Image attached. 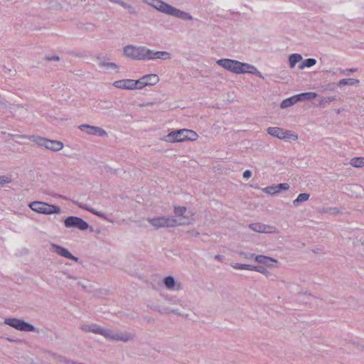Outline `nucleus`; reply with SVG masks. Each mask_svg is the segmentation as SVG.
<instances>
[{"mask_svg": "<svg viewBox=\"0 0 364 364\" xmlns=\"http://www.w3.org/2000/svg\"><path fill=\"white\" fill-rule=\"evenodd\" d=\"M216 63L226 70L235 74L250 73L259 77H262L261 73L253 65L242 63L237 60L223 58L218 60Z\"/></svg>", "mask_w": 364, "mask_h": 364, "instance_id": "obj_1", "label": "nucleus"}, {"mask_svg": "<svg viewBox=\"0 0 364 364\" xmlns=\"http://www.w3.org/2000/svg\"><path fill=\"white\" fill-rule=\"evenodd\" d=\"M148 5L166 15L172 16L183 20H192L193 17L187 12L183 11L161 0H143Z\"/></svg>", "mask_w": 364, "mask_h": 364, "instance_id": "obj_2", "label": "nucleus"}, {"mask_svg": "<svg viewBox=\"0 0 364 364\" xmlns=\"http://www.w3.org/2000/svg\"><path fill=\"white\" fill-rule=\"evenodd\" d=\"M16 139H28L40 146H43L49 150L58 151L63 148V142L58 140H50L38 135L27 136L24 134L15 135Z\"/></svg>", "mask_w": 364, "mask_h": 364, "instance_id": "obj_3", "label": "nucleus"}, {"mask_svg": "<svg viewBox=\"0 0 364 364\" xmlns=\"http://www.w3.org/2000/svg\"><path fill=\"white\" fill-rule=\"evenodd\" d=\"M198 136L193 130L182 129L168 133L165 136V141L167 142H181L184 141H196Z\"/></svg>", "mask_w": 364, "mask_h": 364, "instance_id": "obj_4", "label": "nucleus"}, {"mask_svg": "<svg viewBox=\"0 0 364 364\" xmlns=\"http://www.w3.org/2000/svg\"><path fill=\"white\" fill-rule=\"evenodd\" d=\"M148 222L156 228H173L177 225H183L186 224L185 221H181V218L179 220H176L173 217H157V218H148Z\"/></svg>", "mask_w": 364, "mask_h": 364, "instance_id": "obj_5", "label": "nucleus"}, {"mask_svg": "<svg viewBox=\"0 0 364 364\" xmlns=\"http://www.w3.org/2000/svg\"><path fill=\"white\" fill-rule=\"evenodd\" d=\"M28 206L32 210L44 215L58 214L61 212V208L59 206L42 201L31 202Z\"/></svg>", "mask_w": 364, "mask_h": 364, "instance_id": "obj_6", "label": "nucleus"}, {"mask_svg": "<svg viewBox=\"0 0 364 364\" xmlns=\"http://www.w3.org/2000/svg\"><path fill=\"white\" fill-rule=\"evenodd\" d=\"M4 323L21 331L36 332L38 333L41 331L39 328H36L31 323L17 318H6L4 320Z\"/></svg>", "mask_w": 364, "mask_h": 364, "instance_id": "obj_7", "label": "nucleus"}, {"mask_svg": "<svg viewBox=\"0 0 364 364\" xmlns=\"http://www.w3.org/2000/svg\"><path fill=\"white\" fill-rule=\"evenodd\" d=\"M63 222L65 227L67 228H77L81 231H85L90 228L91 231L93 230L92 228L90 227L89 224L85 220L77 216H68Z\"/></svg>", "mask_w": 364, "mask_h": 364, "instance_id": "obj_8", "label": "nucleus"}, {"mask_svg": "<svg viewBox=\"0 0 364 364\" xmlns=\"http://www.w3.org/2000/svg\"><path fill=\"white\" fill-rule=\"evenodd\" d=\"M267 133L274 137L285 141H296L298 139V135L291 131H286L280 127H269L267 129Z\"/></svg>", "mask_w": 364, "mask_h": 364, "instance_id": "obj_9", "label": "nucleus"}, {"mask_svg": "<svg viewBox=\"0 0 364 364\" xmlns=\"http://www.w3.org/2000/svg\"><path fill=\"white\" fill-rule=\"evenodd\" d=\"M144 46H127L124 48V54L134 60H143Z\"/></svg>", "mask_w": 364, "mask_h": 364, "instance_id": "obj_10", "label": "nucleus"}, {"mask_svg": "<svg viewBox=\"0 0 364 364\" xmlns=\"http://www.w3.org/2000/svg\"><path fill=\"white\" fill-rule=\"evenodd\" d=\"M103 336L110 341H121L123 342H127L134 338V336L131 333H115L110 329H105V332L104 333Z\"/></svg>", "mask_w": 364, "mask_h": 364, "instance_id": "obj_11", "label": "nucleus"}, {"mask_svg": "<svg viewBox=\"0 0 364 364\" xmlns=\"http://www.w3.org/2000/svg\"><path fill=\"white\" fill-rule=\"evenodd\" d=\"M50 247V250L52 251L55 252L56 254L61 257L72 259L76 262H78L80 260L78 257L74 256L68 249L63 246L58 245L55 243H51Z\"/></svg>", "mask_w": 364, "mask_h": 364, "instance_id": "obj_12", "label": "nucleus"}, {"mask_svg": "<svg viewBox=\"0 0 364 364\" xmlns=\"http://www.w3.org/2000/svg\"><path fill=\"white\" fill-rule=\"evenodd\" d=\"M78 128L82 132L90 135H97L100 136H105L107 135L106 131L100 127L91 126L88 124H81L78 127Z\"/></svg>", "mask_w": 364, "mask_h": 364, "instance_id": "obj_13", "label": "nucleus"}, {"mask_svg": "<svg viewBox=\"0 0 364 364\" xmlns=\"http://www.w3.org/2000/svg\"><path fill=\"white\" fill-rule=\"evenodd\" d=\"M289 188V185L287 183H279L277 185L269 186L263 189V191L267 194H275L287 191Z\"/></svg>", "mask_w": 364, "mask_h": 364, "instance_id": "obj_14", "label": "nucleus"}, {"mask_svg": "<svg viewBox=\"0 0 364 364\" xmlns=\"http://www.w3.org/2000/svg\"><path fill=\"white\" fill-rule=\"evenodd\" d=\"M133 83L132 79H123L114 81L112 85L119 89L133 90Z\"/></svg>", "mask_w": 364, "mask_h": 364, "instance_id": "obj_15", "label": "nucleus"}, {"mask_svg": "<svg viewBox=\"0 0 364 364\" xmlns=\"http://www.w3.org/2000/svg\"><path fill=\"white\" fill-rule=\"evenodd\" d=\"M145 86H151L156 85L160 78L156 74H148L141 77Z\"/></svg>", "mask_w": 364, "mask_h": 364, "instance_id": "obj_16", "label": "nucleus"}, {"mask_svg": "<svg viewBox=\"0 0 364 364\" xmlns=\"http://www.w3.org/2000/svg\"><path fill=\"white\" fill-rule=\"evenodd\" d=\"M97 59L98 60V65L100 67L105 68L107 70L112 69V70H115L117 71L119 69V67L116 63H109L107 61L106 58H105L97 57Z\"/></svg>", "mask_w": 364, "mask_h": 364, "instance_id": "obj_17", "label": "nucleus"}, {"mask_svg": "<svg viewBox=\"0 0 364 364\" xmlns=\"http://www.w3.org/2000/svg\"><path fill=\"white\" fill-rule=\"evenodd\" d=\"M255 261L262 264H267L268 262H274L275 264L279 263L276 259L262 255L255 256Z\"/></svg>", "mask_w": 364, "mask_h": 364, "instance_id": "obj_18", "label": "nucleus"}, {"mask_svg": "<svg viewBox=\"0 0 364 364\" xmlns=\"http://www.w3.org/2000/svg\"><path fill=\"white\" fill-rule=\"evenodd\" d=\"M297 102H299V100L296 95L291 97L284 100L280 104V107L282 109H285L294 105Z\"/></svg>", "mask_w": 364, "mask_h": 364, "instance_id": "obj_19", "label": "nucleus"}, {"mask_svg": "<svg viewBox=\"0 0 364 364\" xmlns=\"http://www.w3.org/2000/svg\"><path fill=\"white\" fill-rule=\"evenodd\" d=\"M268 225H264L262 223H251L249 225V228L257 232H266L267 228H268Z\"/></svg>", "mask_w": 364, "mask_h": 364, "instance_id": "obj_20", "label": "nucleus"}, {"mask_svg": "<svg viewBox=\"0 0 364 364\" xmlns=\"http://www.w3.org/2000/svg\"><path fill=\"white\" fill-rule=\"evenodd\" d=\"M299 102L314 99L317 97V94L314 92H304L296 95Z\"/></svg>", "mask_w": 364, "mask_h": 364, "instance_id": "obj_21", "label": "nucleus"}, {"mask_svg": "<svg viewBox=\"0 0 364 364\" xmlns=\"http://www.w3.org/2000/svg\"><path fill=\"white\" fill-rule=\"evenodd\" d=\"M310 198V194L307 193H303L299 194L297 198L293 200V205L294 206H299V204L302 202H305L308 200Z\"/></svg>", "mask_w": 364, "mask_h": 364, "instance_id": "obj_22", "label": "nucleus"}, {"mask_svg": "<svg viewBox=\"0 0 364 364\" xmlns=\"http://www.w3.org/2000/svg\"><path fill=\"white\" fill-rule=\"evenodd\" d=\"M301 60H302L301 55L298 54V53H294V54L290 55L289 57L290 68H294L296 64Z\"/></svg>", "mask_w": 364, "mask_h": 364, "instance_id": "obj_23", "label": "nucleus"}, {"mask_svg": "<svg viewBox=\"0 0 364 364\" xmlns=\"http://www.w3.org/2000/svg\"><path fill=\"white\" fill-rule=\"evenodd\" d=\"M359 80L357 79H353V78H347V79H342L338 82V87H342L343 85H355L359 83Z\"/></svg>", "mask_w": 364, "mask_h": 364, "instance_id": "obj_24", "label": "nucleus"}, {"mask_svg": "<svg viewBox=\"0 0 364 364\" xmlns=\"http://www.w3.org/2000/svg\"><path fill=\"white\" fill-rule=\"evenodd\" d=\"M164 284L168 289H172L176 285V281L173 276H167L164 279Z\"/></svg>", "mask_w": 364, "mask_h": 364, "instance_id": "obj_25", "label": "nucleus"}, {"mask_svg": "<svg viewBox=\"0 0 364 364\" xmlns=\"http://www.w3.org/2000/svg\"><path fill=\"white\" fill-rule=\"evenodd\" d=\"M156 51L144 46L143 60H155Z\"/></svg>", "mask_w": 364, "mask_h": 364, "instance_id": "obj_26", "label": "nucleus"}, {"mask_svg": "<svg viewBox=\"0 0 364 364\" xmlns=\"http://www.w3.org/2000/svg\"><path fill=\"white\" fill-rule=\"evenodd\" d=\"M316 60L314 58H308L304 60L299 66V69L302 70L304 68H310L316 65Z\"/></svg>", "mask_w": 364, "mask_h": 364, "instance_id": "obj_27", "label": "nucleus"}, {"mask_svg": "<svg viewBox=\"0 0 364 364\" xmlns=\"http://www.w3.org/2000/svg\"><path fill=\"white\" fill-rule=\"evenodd\" d=\"M171 58V54L166 51H156L155 60L163 59L168 60Z\"/></svg>", "mask_w": 364, "mask_h": 364, "instance_id": "obj_28", "label": "nucleus"}, {"mask_svg": "<svg viewBox=\"0 0 364 364\" xmlns=\"http://www.w3.org/2000/svg\"><path fill=\"white\" fill-rule=\"evenodd\" d=\"M133 90H141L146 87L142 77L139 80H133Z\"/></svg>", "mask_w": 364, "mask_h": 364, "instance_id": "obj_29", "label": "nucleus"}, {"mask_svg": "<svg viewBox=\"0 0 364 364\" xmlns=\"http://www.w3.org/2000/svg\"><path fill=\"white\" fill-rule=\"evenodd\" d=\"M91 332L103 336L105 332V328H102L97 324L93 323L92 324Z\"/></svg>", "mask_w": 364, "mask_h": 364, "instance_id": "obj_30", "label": "nucleus"}, {"mask_svg": "<svg viewBox=\"0 0 364 364\" xmlns=\"http://www.w3.org/2000/svg\"><path fill=\"white\" fill-rule=\"evenodd\" d=\"M336 100V97L335 96H331V97H323L322 99H321L320 102H319V105L321 107H325L326 104H328L331 102H333Z\"/></svg>", "mask_w": 364, "mask_h": 364, "instance_id": "obj_31", "label": "nucleus"}, {"mask_svg": "<svg viewBox=\"0 0 364 364\" xmlns=\"http://www.w3.org/2000/svg\"><path fill=\"white\" fill-rule=\"evenodd\" d=\"M231 267L235 269L250 270V264H247L232 263Z\"/></svg>", "mask_w": 364, "mask_h": 364, "instance_id": "obj_32", "label": "nucleus"}, {"mask_svg": "<svg viewBox=\"0 0 364 364\" xmlns=\"http://www.w3.org/2000/svg\"><path fill=\"white\" fill-rule=\"evenodd\" d=\"M186 212V208L183 206H176L174 208V213L178 217L183 216Z\"/></svg>", "mask_w": 364, "mask_h": 364, "instance_id": "obj_33", "label": "nucleus"}, {"mask_svg": "<svg viewBox=\"0 0 364 364\" xmlns=\"http://www.w3.org/2000/svg\"><path fill=\"white\" fill-rule=\"evenodd\" d=\"M344 165H351L356 168H361L364 166V161H350L349 163H344Z\"/></svg>", "mask_w": 364, "mask_h": 364, "instance_id": "obj_34", "label": "nucleus"}, {"mask_svg": "<svg viewBox=\"0 0 364 364\" xmlns=\"http://www.w3.org/2000/svg\"><path fill=\"white\" fill-rule=\"evenodd\" d=\"M88 211L90 212L91 213L100 217V218H102V219L106 218L105 215L103 213L99 212V211L95 210L94 208H89Z\"/></svg>", "mask_w": 364, "mask_h": 364, "instance_id": "obj_35", "label": "nucleus"}, {"mask_svg": "<svg viewBox=\"0 0 364 364\" xmlns=\"http://www.w3.org/2000/svg\"><path fill=\"white\" fill-rule=\"evenodd\" d=\"M88 211L90 212L91 213L100 217V218H102V219L106 218L105 215L103 213L99 212V211L95 210L94 208H89Z\"/></svg>", "mask_w": 364, "mask_h": 364, "instance_id": "obj_36", "label": "nucleus"}, {"mask_svg": "<svg viewBox=\"0 0 364 364\" xmlns=\"http://www.w3.org/2000/svg\"><path fill=\"white\" fill-rule=\"evenodd\" d=\"M257 272L265 275L267 277H269L271 275V273L264 267L261 265H259Z\"/></svg>", "mask_w": 364, "mask_h": 364, "instance_id": "obj_37", "label": "nucleus"}, {"mask_svg": "<svg viewBox=\"0 0 364 364\" xmlns=\"http://www.w3.org/2000/svg\"><path fill=\"white\" fill-rule=\"evenodd\" d=\"M161 312L165 313V314H171H171H178V315L181 314L178 312V309H170L168 308L164 309Z\"/></svg>", "mask_w": 364, "mask_h": 364, "instance_id": "obj_38", "label": "nucleus"}, {"mask_svg": "<svg viewBox=\"0 0 364 364\" xmlns=\"http://www.w3.org/2000/svg\"><path fill=\"white\" fill-rule=\"evenodd\" d=\"M11 181V178L5 176H0V185H4L5 183H10Z\"/></svg>", "mask_w": 364, "mask_h": 364, "instance_id": "obj_39", "label": "nucleus"}, {"mask_svg": "<svg viewBox=\"0 0 364 364\" xmlns=\"http://www.w3.org/2000/svg\"><path fill=\"white\" fill-rule=\"evenodd\" d=\"M330 213L334 215H337L341 213V211L339 210V208L336 207H331V208L329 209Z\"/></svg>", "mask_w": 364, "mask_h": 364, "instance_id": "obj_40", "label": "nucleus"}, {"mask_svg": "<svg viewBox=\"0 0 364 364\" xmlns=\"http://www.w3.org/2000/svg\"><path fill=\"white\" fill-rule=\"evenodd\" d=\"M339 70H340L341 73H342L343 75H348L349 73L356 72L357 68H350V69H346V70L340 69Z\"/></svg>", "mask_w": 364, "mask_h": 364, "instance_id": "obj_41", "label": "nucleus"}, {"mask_svg": "<svg viewBox=\"0 0 364 364\" xmlns=\"http://www.w3.org/2000/svg\"><path fill=\"white\" fill-rule=\"evenodd\" d=\"M347 190H349V191H358L359 190H360V186L357 185V184H350L348 186V188H346Z\"/></svg>", "mask_w": 364, "mask_h": 364, "instance_id": "obj_42", "label": "nucleus"}, {"mask_svg": "<svg viewBox=\"0 0 364 364\" xmlns=\"http://www.w3.org/2000/svg\"><path fill=\"white\" fill-rule=\"evenodd\" d=\"M120 5H122L124 8L129 9L131 12L134 13V8L123 1L119 2Z\"/></svg>", "mask_w": 364, "mask_h": 364, "instance_id": "obj_43", "label": "nucleus"}, {"mask_svg": "<svg viewBox=\"0 0 364 364\" xmlns=\"http://www.w3.org/2000/svg\"><path fill=\"white\" fill-rule=\"evenodd\" d=\"M46 60L48 61H58L60 60V57L58 55L46 56Z\"/></svg>", "mask_w": 364, "mask_h": 364, "instance_id": "obj_44", "label": "nucleus"}, {"mask_svg": "<svg viewBox=\"0 0 364 364\" xmlns=\"http://www.w3.org/2000/svg\"><path fill=\"white\" fill-rule=\"evenodd\" d=\"M81 329L85 332H91L92 324L91 325H82Z\"/></svg>", "mask_w": 364, "mask_h": 364, "instance_id": "obj_45", "label": "nucleus"}, {"mask_svg": "<svg viewBox=\"0 0 364 364\" xmlns=\"http://www.w3.org/2000/svg\"><path fill=\"white\" fill-rule=\"evenodd\" d=\"M252 176V171L250 170H246L243 173V178L245 179H248Z\"/></svg>", "mask_w": 364, "mask_h": 364, "instance_id": "obj_46", "label": "nucleus"}, {"mask_svg": "<svg viewBox=\"0 0 364 364\" xmlns=\"http://www.w3.org/2000/svg\"><path fill=\"white\" fill-rule=\"evenodd\" d=\"M0 106L5 107V108L7 107L6 100L4 98H3L1 95H0Z\"/></svg>", "mask_w": 364, "mask_h": 364, "instance_id": "obj_47", "label": "nucleus"}, {"mask_svg": "<svg viewBox=\"0 0 364 364\" xmlns=\"http://www.w3.org/2000/svg\"><path fill=\"white\" fill-rule=\"evenodd\" d=\"M255 254L254 253H246L245 254V257L246 259H254L255 260Z\"/></svg>", "mask_w": 364, "mask_h": 364, "instance_id": "obj_48", "label": "nucleus"}, {"mask_svg": "<svg viewBox=\"0 0 364 364\" xmlns=\"http://www.w3.org/2000/svg\"><path fill=\"white\" fill-rule=\"evenodd\" d=\"M330 208H331V207H323L322 208L319 209V213H330V210H329Z\"/></svg>", "mask_w": 364, "mask_h": 364, "instance_id": "obj_49", "label": "nucleus"}, {"mask_svg": "<svg viewBox=\"0 0 364 364\" xmlns=\"http://www.w3.org/2000/svg\"><path fill=\"white\" fill-rule=\"evenodd\" d=\"M155 104V102H146V103H142V104H140L139 106L140 107H147V106H152Z\"/></svg>", "mask_w": 364, "mask_h": 364, "instance_id": "obj_50", "label": "nucleus"}, {"mask_svg": "<svg viewBox=\"0 0 364 364\" xmlns=\"http://www.w3.org/2000/svg\"><path fill=\"white\" fill-rule=\"evenodd\" d=\"M214 258L215 259L221 262L223 259L224 256L221 255H216Z\"/></svg>", "mask_w": 364, "mask_h": 364, "instance_id": "obj_51", "label": "nucleus"}, {"mask_svg": "<svg viewBox=\"0 0 364 364\" xmlns=\"http://www.w3.org/2000/svg\"><path fill=\"white\" fill-rule=\"evenodd\" d=\"M259 265H256V266H255V265H251V264H250V270H251V271H256V272H257V271H258V268H259Z\"/></svg>", "mask_w": 364, "mask_h": 364, "instance_id": "obj_52", "label": "nucleus"}, {"mask_svg": "<svg viewBox=\"0 0 364 364\" xmlns=\"http://www.w3.org/2000/svg\"><path fill=\"white\" fill-rule=\"evenodd\" d=\"M77 205H78V207H79V208H82V209H83V210H87V211H88L89 208H90V207H88L87 205H82V204H80H80H78Z\"/></svg>", "mask_w": 364, "mask_h": 364, "instance_id": "obj_53", "label": "nucleus"}, {"mask_svg": "<svg viewBox=\"0 0 364 364\" xmlns=\"http://www.w3.org/2000/svg\"><path fill=\"white\" fill-rule=\"evenodd\" d=\"M63 274L66 275V277H67L68 279H76V278H75V277L71 276V275H70L69 274H67V273H65V272H63Z\"/></svg>", "mask_w": 364, "mask_h": 364, "instance_id": "obj_54", "label": "nucleus"}, {"mask_svg": "<svg viewBox=\"0 0 364 364\" xmlns=\"http://www.w3.org/2000/svg\"><path fill=\"white\" fill-rule=\"evenodd\" d=\"M274 264V262H268L267 264H265V265H267L269 267H276Z\"/></svg>", "mask_w": 364, "mask_h": 364, "instance_id": "obj_55", "label": "nucleus"}, {"mask_svg": "<svg viewBox=\"0 0 364 364\" xmlns=\"http://www.w3.org/2000/svg\"><path fill=\"white\" fill-rule=\"evenodd\" d=\"M105 169L106 170L107 172H108V171L112 172V168H109L108 166H105Z\"/></svg>", "mask_w": 364, "mask_h": 364, "instance_id": "obj_56", "label": "nucleus"}, {"mask_svg": "<svg viewBox=\"0 0 364 364\" xmlns=\"http://www.w3.org/2000/svg\"><path fill=\"white\" fill-rule=\"evenodd\" d=\"M77 285L78 286H81L83 289L86 288V287L84 284H82L80 282H77Z\"/></svg>", "mask_w": 364, "mask_h": 364, "instance_id": "obj_57", "label": "nucleus"}, {"mask_svg": "<svg viewBox=\"0 0 364 364\" xmlns=\"http://www.w3.org/2000/svg\"><path fill=\"white\" fill-rule=\"evenodd\" d=\"M191 235H193V236H197V235H199V232H193V231Z\"/></svg>", "mask_w": 364, "mask_h": 364, "instance_id": "obj_58", "label": "nucleus"}, {"mask_svg": "<svg viewBox=\"0 0 364 364\" xmlns=\"http://www.w3.org/2000/svg\"><path fill=\"white\" fill-rule=\"evenodd\" d=\"M352 159L359 160V159H364V158L363 157H360V156H356V157L353 158Z\"/></svg>", "mask_w": 364, "mask_h": 364, "instance_id": "obj_59", "label": "nucleus"}, {"mask_svg": "<svg viewBox=\"0 0 364 364\" xmlns=\"http://www.w3.org/2000/svg\"><path fill=\"white\" fill-rule=\"evenodd\" d=\"M360 242H361L362 245H364V239H363V237H362L360 239Z\"/></svg>", "mask_w": 364, "mask_h": 364, "instance_id": "obj_60", "label": "nucleus"}, {"mask_svg": "<svg viewBox=\"0 0 364 364\" xmlns=\"http://www.w3.org/2000/svg\"><path fill=\"white\" fill-rule=\"evenodd\" d=\"M16 107L17 108H22V107H23L21 105H16Z\"/></svg>", "mask_w": 364, "mask_h": 364, "instance_id": "obj_61", "label": "nucleus"}, {"mask_svg": "<svg viewBox=\"0 0 364 364\" xmlns=\"http://www.w3.org/2000/svg\"><path fill=\"white\" fill-rule=\"evenodd\" d=\"M336 113L337 114H340L341 113V109H337Z\"/></svg>", "mask_w": 364, "mask_h": 364, "instance_id": "obj_62", "label": "nucleus"}]
</instances>
